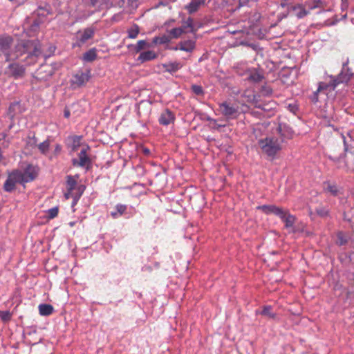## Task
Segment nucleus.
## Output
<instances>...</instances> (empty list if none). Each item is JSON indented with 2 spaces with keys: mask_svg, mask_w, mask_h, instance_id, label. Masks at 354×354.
Instances as JSON below:
<instances>
[{
  "mask_svg": "<svg viewBox=\"0 0 354 354\" xmlns=\"http://www.w3.org/2000/svg\"><path fill=\"white\" fill-rule=\"evenodd\" d=\"M19 109H20V104L19 102H15L12 103L8 108V117L10 119L14 118L16 113L18 111H19Z\"/></svg>",
  "mask_w": 354,
  "mask_h": 354,
  "instance_id": "nucleus-28",
  "label": "nucleus"
},
{
  "mask_svg": "<svg viewBox=\"0 0 354 354\" xmlns=\"http://www.w3.org/2000/svg\"><path fill=\"white\" fill-rule=\"evenodd\" d=\"M284 223L286 228L293 227L295 222V217L290 214L288 210L283 209V216H279Z\"/></svg>",
  "mask_w": 354,
  "mask_h": 354,
  "instance_id": "nucleus-19",
  "label": "nucleus"
},
{
  "mask_svg": "<svg viewBox=\"0 0 354 354\" xmlns=\"http://www.w3.org/2000/svg\"><path fill=\"white\" fill-rule=\"evenodd\" d=\"M76 203H77V202H75V201H74V200H73V205H75Z\"/></svg>",
  "mask_w": 354,
  "mask_h": 354,
  "instance_id": "nucleus-56",
  "label": "nucleus"
},
{
  "mask_svg": "<svg viewBox=\"0 0 354 354\" xmlns=\"http://www.w3.org/2000/svg\"><path fill=\"white\" fill-rule=\"evenodd\" d=\"M66 183H67V187H68V189L71 191H74L76 188V185H77V182L76 180L73 178V176H67V180H66Z\"/></svg>",
  "mask_w": 354,
  "mask_h": 354,
  "instance_id": "nucleus-38",
  "label": "nucleus"
},
{
  "mask_svg": "<svg viewBox=\"0 0 354 354\" xmlns=\"http://www.w3.org/2000/svg\"><path fill=\"white\" fill-rule=\"evenodd\" d=\"M97 57V51L95 48H91L85 53H84L82 59L84 62H91Z\"/></svg>",
  "mask_w": 354,
  "mask_h": 354,
  "instance_id": "nucleus-26",
  "label": "nucleus"
},
{
  "mask_svg": "<svg viewBox=\"0 0 354 354\" xmlns=\"http://www.w3.org/2000/svg\"><path fill=\"white\" fill-rule=\"evenodd\" d=\"M239 7L245 6L247 5L248 0H239Z\"/></svg>",
  "mask_w": 354,
  "mask_h": 354,
  "instance_id": "nucleus-48",
  "label": "nucleus"
},
{
  "mask_svg": "<svg viewBox=\"0 0 354 354\" xmlns=\"http://www.w3.org/2000/svg\"><path fill=\"white\" fill-rule=\"evenodd\" d=\"M0 318L3 322H8L12 318V313L8 310H0Z\"/></svg>",
  "mask_w": 354,
  "mask_h": 354,
  "instance_id": "nucleus-40",
  "label": "nucleus"
},
{
  "mask_svg": "<svg viewBox=\"0 0 354 354\" xmlns=\"http://www.w3.org/2000/svg\"><path fill=\"white\" fill-rule=\"evenodd\" d=\"M192 91L197 95H203L204 94L203 89L201 86L194 84L192 86Z\"/></svg>",
  "mask_w": 354,
  "mask_h": 354,
  "instance_id": "nucleus-44",
  "label": "nucleus"
},
{
  "mask_svg": "<svg viewBox=\"0 0 354 354\" xmlns=\"http://www.w3.org/2000/svg\"><path fill=\"white\" fill-rule=\"evenodd\" d=\"M209 120L213 121L214 123H216V120H213V119H209Z\"/></svg>",
  "mask_w": 354,
  "mask_h": 354,
  "instance_id": "nucleus-55",
  "label": "nucleus"
},
{
  "mask_svg": "<svg viewBox=\"0 0 354 354\" xmlns=\"http://www.w3.org/2000/svg\"><path fill=\"white\" fill-rule=\"evenodd\" d=\"M261 314L271 319H274L276 317V314L272 312V308L270 306H264Z\"/></svg>",
  "mask_w": 354,
  "mask_h": 354,
  "instance_id": "nucleus-35",
  "label": "nucleus"
},
{
  "mask_svg": "<svg viewBox=\"0 0 354 354\" xmlns=\"http://www.w3.org/2000/svg\"><path fill=\"white\" fill-rule=\"evenodd\" d=\"M317 214L321 217H326L328 215V209L324 207H319L316 209Z\"/></svg>",
  "mask_w": 354,
  "mask_h": 354,
  "instance_id": "nucleus-43",
  "label": "nucleus"
},
{
  "mask_svg": "<svg viewBox=\"0 0 354 354\" xmlns=\"http://www.w3.org/2000/svg\"><path fill=\"white\" fill-rule=\"evenodd\" d=\"M303 4L309 11L316 8H321L326 6L324 0H305Z\"/></svg>",
  "mask_w": 354,
  "mask_h": 354,
  "instance_id": "nucleus-22",
  "label": "nucleus"
},
{
  "mask_svg": "<svg viewBox=\"0 0 354 354\" xmlns=\"http://www.w3.org/2000/svg\"><path fill=\"white\" fill-rule=\"evenodd\" d=\"M38 169L36 167L29 165L24 171L18 170L22 183L32 181L37 176Z\"/></svg>",
  "mask_w": 354,
  "mask_h": 354,
  "instance_id": "nucleus-11",
  "label": "nucleus"
},
{
  "mask_svg": "<svg viewBox=\"0 0 354 354\" xmlns=\"http://www.w3.org/2000/svg\"><path fill=\"white\" fill-rule=\"evenodd\" d=\"M195 48V41L192 40H187L180 41L178 46L174 48V50H180L186 52H192Z\"/></svg>",
  "mask_w": 354,
  "mask_h": 354,
  "instance_id": "nucleus-21",
  "label": "nucleus"
},
{
  "mask_svg": "<svg viewBox=\"0 0 354 354\" xmlns=\"http://www.w3.org/2000/svg\"><path fill=\"white\" fill-rule=\"evenodd\" d=\"M6 73L14 78L18 79L24 75L25 68L18 63H12L8 66Z\"/></svg>",
  "mask_w": 354,
  "mask_h": 354,
  "instance_id": "nucleus-13",
  "label": "nucleus"
},
{
  "mask_svg": "<svg viewBox=\"0 0 354 354\" xmlns=\"http://www.w3.org/2000/svg\"><path fill=\"white\" fill-rule=\"evenodd\" d=\"M324 190L333 196H338L342 194V189L335 183H331L330 182L324 183Z\"/></svg>",
  "mask_w": 354,
  "mask_h": 354,
  "instance_id": "nucleus-20",
  "label": "nucleus"
},
{
  "mask_svg": "<svg viewBox=\"0 0 354 354\" xmlns=\"http://www.w3.org/2000/svg\"><path fill=\"white\" fill-rule=\"evenodd\" d=\"M288 10L299 19L303 18L309 14V10H307L303 3L291 6L288 8Z\"/></svg>",
  "mask_w": 354,
  "mask_h": 354,
  "instance_id": "nucleus-16",
  "label": "nucleus"
},
{
  "mask_svg": "<svg viewBox=\"0 0 354 354\" xmlns=\"http://www.w3.org/2000/svg\"><path fill=\"white\" fill-rule=\"evenodd\" d=\"M185 32L186 30H185L183 28L180 27L171 29L169 33L173 38H178Z\"/></svg>",
  "mask_w": 354,
  "mask_h": 354,
  "instance_id": "nucleus-37",
  "label": "nucleus"
},
{
  "mask_svg": "<svg viewBox=\"0 0 354 354\" xmlns=\"http://www.w3.org/2000/svg\"><path fill=\"white\" fill-rule=\"evenodd\" d=\"M12 43L13 39L10 36L2 35L0 37V55H5L6 61L9 60Z\"/></svg>",
  "mask_w": 354,
  "mask_h": 354,
  "instance_id": "nucleus-9",
  "label": "nucleus"
},
{
  "mask_svg": "<svg viewBox=\"0 0 354 354\" xmlns=\"http://www.w3.org/2000/svg\"><path fill=\"white\" fill-rule=\"evenodd\" d=\"M262 152L270 157H274L281 149V142L275 137H267L258 141Z\"/></svg>",
  "mask_w": 354,
  "mask_h": 354,
  "instance_id": "nucleus-4",
  "label": "nucleus"
},
{
  "mask_svg": "<svg viewBox=\"0 0 354 354\" xmlns=\"http://www.w3.org/2000/svg\"><path fill=\"white\" fill-rule=\"evenodd\" d=\"M287 5L286 0H284L283 2L281 3V7H285Z\"/></svg>",
  "mask_w": 354,
  "mask_h": 354,
  "instance_id": "nucleus-54",
  "label": "nucleus"
},
{
  "mask_svg": "<svg viewBox=\"0 0 354 354\" xmlns=\"http://www.w3.org/2000/svg\"><path fill=\"white\" fill-rule=\"evenodd\" d=\"M257 209L261 210L266 214H273L277 216H283V208L274 205H263L258 206Z\"/></svg>",
  "mask_w": 354,
  "mask_h": 354,
  "instance_id": "nucleus-15",
  "label": "nucleus"
},
{
  "mask_svg": "<svg viewBox=\"0 0 354 354\" xmlns=\"http://www.w3.org/2000/svg\"><path fill=\"white\" fill-rule=\"evenodd\" d=\"M344 138V150L346 153L342 156L337 153L336 149H330L327 153V157L332 160L334 164L339 169H346L354 171V141L351 139V147L348 148L347 141Z\"/></svg>",
  "mask_w": 354,
  "mask_h": 354,
  "instance_id": "nucleus-2",
  "label": "nucleus"
},
{
  "mask_svg": "<svg viewBox=\"0 0 354 354\" xmlns=\"http://www.w3.org/2000/svg\"><path fill=\"white\" fill-rule=\"evenodd\" d=\"M71 113L68 109H65L64 111V115L66 118H68L70 117Z\"/></svg>",
  "mask_w": 354,
  "mask_h": 354,
  "instance_id": "nucleus-49",
  "label": "nucleus"
},
{
  "mask_svg": "<svg viewBox=\"0 0 354 354\" xmlns=\"http://www.w3.org/2000/svg\"><path fill=\"white\" fill-rule=\"evenodd\" d=\"M347 2H348V0H342V6H346Z\"/></svg>",
  "mask_w": 354,
  "mask_h": 354,
  "instance_id": "nucleus-53",
  "label": "nucleus"
},
{
  "mask_svg": "<svg viewBox=\"0 0 354 354\" xmlns=\"http://www.w3.org/2000/svg\"><path fill=\"white\" fill-rule=\"evenodd\" d=\"M91 78V72L86 70L85 72L78 71L71 79V84L74 88L84 86Z\"/></svg>",
  "mask_w": 354,
  "mask_h": 354,
  "instance_id": "nucleus-8",
  "label": "nucleus"
},
{
  "mask_svg": "<svg viewBox=\"0 0 354 354\" xmlns=\"http://www.w3.org/2000/svg\"><path fill=\"white\" fill-rule=\"evenodd\" d=\"M84 190H85L84 185H79L78 187H77L75 188V189L74 190V191H75V192H74L75 193L74 201H75V202H77V201L80 199V198L82 195Z\"/></svg>",
  "mask_w": 354,
  "mask_h": 354,
  "instance_id": "nucleus-39",
  "label": "nucleus"
},
{
  "mask_svg": "<svg viewBox=\"0 0 354 354\" xmlns=\"http://www.w3.org/2000/svg\"><path fill=\"white\" fill-rule=\"evenodd\" d=\"M205 2V0H193L185 6V9L187 10L189 14H192L196 12L201 6H203Z\"/></svg>",
  "mask_w": 354,
  "mask_h": 354,
  "instance_id": "nucleus-23",
  "label": "nucleus"
},
{
  "mask_svg": "<svg viewBox=\"0 0 354 354\" xmlns=\"http://www.w3.org/2000/svg\"><path fill=\"white\" fill-rule=\"evenodd\" d=\"M185 30L187 28H190L189 32H194L196 31L194 27V21L193 19L191 17H189L186 21L183 22V25L181 27Z\"/></svg>",
  "mask_w": 354,
  "mask_h": 354,
  "instance_id": "nucleus-36",
  "label": "nucleus"
},
{
  "mask_svg": "<svg viewBox=\"0 0 354 354\" xmlns=\"http://www.w3.org/2000/svg\"><path fill=\"white\" fill-rule=\"evenodd\" d=\"M346 64H343L342 71L337 77L330 76V78L332 79L330 82H319L317 88L318 91H321L326 94L327 91L335 90L338 84L348 82L353 74L350 72L348 68H346Z\"/></svg>",
  "mask_w": 354,
  "mask_h": 354,
  "instance_id": "nucleus-3",
  "label": "nucleus"
},
{
  "mask_svg": "<svg viewBox=\"0 0 354 354\" xmlns=\"http://www.w3.org/2000/svg\"><path fill=\"white\" fill-rule=\"evenodd\" d=\"M348 242L347 237L344 235V234L342 232H339L337 234V241L336 243L338 245H344L346 244Z\"/></svg>",
  "mask_w": 354,
  "mask_h": 354,
  "instance_id": "nucleus-34",
  "label": "nucleus"
},
{
  "mask_svg": "<svg viewBox=\"0 0 354 354\" xmlns=\"http://www.w3.org/2000/svg\"><path fill=\"white\" fill-rule=\"evenodd\" d=\"M109 0H78L75 10L69 7V15L75 20L86 18L95 10L110 6Z\"/></svg>",
  "mask_w": 354,
  "mask_h": 354,
  "instance_id": "nucleus-1",
  "label": "nucleus"
},
{
  "mask_svg": "<svg viewBox=\"0 0 354 354\" xmlns=\"http://www.w3.org/2000/svg\"><path fill=\"white\" fill-rule=\"evenodd\" d=\"M60 151H61V147L59 145H57V146L55 147V151L59 152Z\"/></svg>",
  "mask_w": 354,
  "mask_h": 354,
  "instance_id": "nucleus-52",
  "label": "nucleus"
},
{
  "mask_svg": "<svg viewBox=\"0 0 354 354\" xmlns=\"http://www.w3.org/2000/svg\"><path fill=\"white\" fill-rule=\"evenodd\" d=\"M265 94L270 95L272 93V90L270 88H265Z\"/></svg>",
  "mask_w": 354,
  "mask_h": 354,
  "instance_id": "nucleus-50",
  "label": "nucleus"
},
{
  "mask_svg": "<svg viewBox=\"0 0 354 354\" xmlns=\"http://www.w3.org/2000/svg\"><path fill=\"white\" fill-rule=\"evenodd\" d=\"M175 120V115L172 111L169 109L165 110L160 115L158 121L160 124L167 126L173 123Z\"/></svg>",
  "mask_w": 354,
  "mask_h": 354,
  "instance_id": "nucleus-18",
  "label": "nucleus"
},
{
  "mask_svg": "<svg viewBox=\"0 0 354 354\" xmlns=\"http://www.w3.org/2000/svg\"><path fill=\"white\" fill-rule=\"evenodd\" d=\"M218 110L227 119L236 118L239 114V106L227 101L220 103Z\"/></svg>",
  "mask_w": 354,
  "mask_h": 354,
  "instance_id": "nucleus-5",
  "label": "nucleus"
},
{
  "mask_svg": "<svg viewBox=\"0 0 354 354\" xmlns=\"http://www.w3.org/2000/svg\"><path fill=\"white\" fill-rule=\"evenodd\" d=\"M140 28L137 24H133L129 29H128V37L131 39H135L139 34Z\"/></svg>",
  "mask_w": 354,
  "mask_h": 354,
  "instance_id": "nucleus-30",
  "label": "nucleus"
},
{
  "mask_svg": "<svg viewBox=\"0 0 354 354\" xmlns=\"http://www.w3.org/2000/svg\"><path fill=\"white\" fill-rule=\"evenodd\" d=\"M182 66L183 65L180 62H177L163 64V68H165V71L170 73L176 72L180 68H181Z\"/></svg>",
  "mask_w": 354,
  "mask_h": 354,
  "instance_id": "nucleus-25",
  "label": "nucleus"
},
{
  "mask_svg": "<svg viewBox=\"0 0 354 354\" xmlns=\"http://www.w3.org/2000/svg\"><path fill=\"white\" fill-rule=\"evenodd\" d=\"M116 212H112L111 213L113 218H116L118 216L122 215L127 210V205L122 204H118L115 206Z\"/></svg>",
  "mask_w": 354,
  "mask_h": 354,
  "instance_id": "nucleus-31",
  "label": "nucleus"
},
{
  "mask_svg": "<svg viewBox=\"0 0 354 354\" xmlns=\"http://www.w3.org/2000/svg\"><path fill=\"white\" fill-rule=\"evenodd\" d=\"M58 212L59 209L57 207L49 209L47 212L48 218H54L56 217L58 214Z\"/></svg>",
  "mask_w": 354,
  "mask_h": 354,
  "instance_id": "nucleus-45",
  "label": "nucleus"
},
{
  "mask_svg": "<svg viewBox=\"0 0 354 354\" xmlns=\"http://www.w3.org/2000/svg\"><path fill=\"white\" fill-rule=\"evenodd\" d=\"M277 131L281 136L279 140L281 142H283L285 139L292 138L294 133L292 128L285 123H280L279 124Z\"/></svg>",
  "mask_w": 354,
  "mask_h": 354,
  "instance_id": "nucleus-14",
  "label": "nucleus"
},
{
  "mask_svg": "<svg viewBox=\"0 0 354 354\" xmlns=\"http://www.w3.org/2000/svg\"><path fill=\"white\" fill-rule=\"evenodd\" d=\"M18 170H15L9 174L8 178L4 183V189L6 192H12L15 189L17 183H22Z\"/></svg>",
  "mask_w": 354,
  "mask_h": 354,
  "instance_id": "nucleus-10",
  "label": "nucleus"
},
{
  "mask_svg": "<svg viewBox=\"0 0 354 354\" xmlns=\"http://www.w3.org/2000/svg\"><path fill=\"white\" fill-rule=\"evenodd\" d=\"M78 5V0H56L54 3L55 8L59 10V13L68 12L69 14V7L75 10Z\"/></svg>",
  "mask_w": 354,
  "mask_h": 354,
  "instance_id": "nucleus-12",
  "label": "nucleus"
},
{
  "mask_svg": "<svg viewBox=\"0 0 354 354\" xmlns=\"http://www.w3.org/2000/svg\"><path fill=\"white\" fill-rule=\"evenodd\" d=\"M94 33L95 29L91 27L77 31L75 35V42L73 44V47H81L88 39L93 38Z\"/></svg>",
  "mask_w": 354,
  "mask_h": 354,
  "instance_id": "nucleus-6",
  "label": "nucleus"
},
{
  "mask_svg": "<svg viewBox=\"0 0 354 354\" xmlns=\"http://www.w3.org/2000/svg\"><path fill=\"white\" fill-rule=\"evenodd\" d=\"M82 137L81 136H74L72 138V151H75L77 150V148L80 145Z\"/></svg>",
  "mask_w": 354,
  "mask_h": 354,
  "instance_id": "nucleus-41",
  "label": "nucleus"
},
{
  "mask_svg": "<svg viewBox=\"0 0 354 354\" xmlns=\"http://www.w3.org/2000/svg\"><path fill=\"white\" fill-rule=\"evenodd\" d=\"M142 151H143L144 154H145V155H149L150 153V150L147 148H144L142 149Z\"/></svg>",
  "mask_w": 354,
  "mask_h": 354,
  "instance_id": "nucleus-51",
  "label": "nucleus"
},
{
  "mask_svg": "<svg viewBox=\"0 0 354 354\" xmlns=\"http://www.w3.org/2000/svg\"><path fill=\"white\" fill-rule=\"evenodd\" d=\"M322 93L321 91H318V88L317 91H314L313 94L310 96V100L313 103H317L319 101V93Z\"/></svg>",
  "mask_w": 354,
  "mask_h": 354,
  "instance_id": "nucleus-46",
  "label": "nucleus"
},
{
  "mask_svg": "<svg viewBox=\"0 0 354 354\" xmlns=\"http://www.w3.org/2000/svg\"><path fill=\"white\" fill-rule=\"evenodd\" d=\"M120 1H121V2H122V3L123 4V3H124V0H121Z\"/></svg>",
  "mask_w": 354,
  "mask_h": 354,
  "instance_id": "nucleus-57",
  "label": "nucleus"
},
{
  "mask_svg": "<svg viewBox=\"0 0 354 354\" xmlns=\"http://www.w3.org/2000/svg\"><path fill=\"white\" fill-rule=\"evenodd\" d=\"M157 57V54L152 50H147L142 52L138 57V61L141 63L155 59Z\"/></svg>",
  "mask_w": 354,
  "mask_h": 354,
  "instance_id": "nucleus-24",
  "label": "nucleus"
},
{
  "mask_svg": "<svg viewBox=\"0 0 354 354\" xmlns=\"http://www.w3.org/2000/svg\"><path fill=\"white\" fill-rule=\"evenodd\" d=\"M88 146L83 147L78 153V159L72 160L73 165L75 167H86L87 169L91 165V160L87 155V151L89 149Z\"/></svg>",
  "mask_w": 354,
  "mask_h": 354,
  "instance_id": "nucleus-7",
  "label": "nucleus"
},
{
  "mask_svg": "<svg viewBox=\"0 0 354 354\" xmlns=\"http://www.w3.org/2000/svg\"><path fill=\"white\" fill-rule=\"evenodd\" d=\"M54 73L53 69L48 65L41 66L37 72V78L47 80Z\"/></svg>",
  "mask_w": 354,
  "mask_h": 354,
  "instance_id": "nucleus-17",
  "label": "nucleus"
},
{
  "mask_svg": "<svg viewBox=\"0 0 354 354\" xmlns=\"http://www.w3.org/2000/svg\"><path fill=\"white\" fill-rule=\"evenodd\" d=\"M171 37L168 35H163L159 37H155L153 39V44H165L171 41Z\"/></svg>",
  "mask_w": 354,
  "mask_h": 354,
  "instance_id": "nucleus-29",
  "label": "nucleus"
},
{
  "mask_svg": "<svg viewBox=\"0 0 354 354\" xmlns=\"http://www.w3.org/2000/svg\"><path fill=\"white\" fill-rule=\"evenodd\" d=\"M263 76L258 71H252L250 74L248 79L254 82H259L262 80Z\"/></svg>",
  "mask_w": 354,
  "mask_h": 354,
  "instance_id": "nucleus-33",
  "label": "nucleus"
},
{
  "mask_svg": "<svg viewBox=\"0 0 354 354\" xmlns=\"http://www.w3.org/2000/svg\"><path fill=\"white\" fill-rule=\"evenodd\" d=\"M38 308L39 314L42 316H48L53 312V307L50 304H40Z\"/></svg>",
  "mask_w": 354,
  "mask_h": 354,
  "instance_id": "nucleus-27",
  "label": "nucleus"
},
{
  "mask_svg": "<svg viewBox=\"0 0 354 354\" xmlns=\"http://www.w3.org/2000/svg\"><path fill=\"white\" fill-rule=\"evenodd\" d=\"M64 196L66 199L70 198L71 197L74 198L75 193L74 191H71L68 189L67 192L64 194Z\"/></svg>",
  "mask_w": 354,
  "mask_h": 354,
  "instance_id": "nucleus-47",
  "label": "nucleus"
},
{
  "mask_svg": "<svg viewBox=\"0 0 354 354\" xmlns=\"http://www.w3.org/2000/svg\"><path fill=\"white\" fill-rule=\"evenodd\" d=\"M49 146H50L49 141L48 140H46L42 142L41 143H40L38 146V148L42 153H46L48 151Z\"/></svg>",
  "mask_w": 354,
  "mask_h": 354,
  "instance_id": "nucleus-42",
  "label": "nucleus"
},
{
  "mask_svg": "<svg viewBox=\"0 0 354 354\" xmlns=\"http://www.w3.org/2000/svg\"><path fill=\"white\" fill-rule=\"evenodd\" d=\"M224 125H218V127H223Z\"/></svg>",
  "mask_w": 354,
  "mask_h": 354,
  "instance_id": "nucleus-58",
  "label": "nucleus"
},
{
  "mask_svg": "<svg viewBox=\"0 0 354 354\" xmlns=\"http://www.w3.org/2000/svg\"><path fill=\"white\" fill-rule=\"evenodd\" d=\"M151 45L148 44L145 40H139L135 46V51L139 53L143 49L150 48Z\"/></svg>",
  "mask_w": 354,
  "mask_h": 354,
  "instance_id": "nucleus-32",
  "label": "nucleus"
}]
</instances>
